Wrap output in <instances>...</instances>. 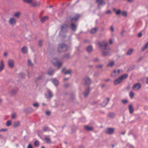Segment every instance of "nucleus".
I'll return each mask as SVG.
<instances>
[{"label": "nucleus", "instance_id": "obj_1", "mask_svg": "<svg viewBox=\"0 0 148 148\" xmlns=\"http://www.w3.org/2000/svg\"><path fill=\"white\" fill-rule=\"evenodd\" d=\"M67 46L64 43L60 44L58 47V52L60 53L65 51L67 50Z\"/></svg>", "mask_w": 148, "mask_h": 148}, {"label": "nucleus", "instance_id": "obj_2", "mask_svg": "<svg viewBox=\"0 0 148 148\" xmlns=\"http://www.w3.org/2000/svg\"><path fill=\"white\" fill-rule=\"evenodd\" d=\"M51 62L54 66H58V69H59L62 64V62H59L57 58H53Z\"/></svg>", "mask_w": 148, "mask_h": 148}, {"label": "nucleus", "instance_id": "obj_3", "mask_svg": "<svg viewBox=\"0 0 148 148\" xmlns=\"http://www.w3.org/2000/svg\"><path fill=\"white\" fill-rule=\"evenodd\" d=\"M98 45L100 46V47L104 48L102 49H106L107 50H110V47L108 46V43L105 41H103L101 42H99L98 43Z\"/></svg>", "mask_w": 148, "mask_h": 148}, {"label": "nucleus", "instance_id": "obj_4", "mask_svg": "<svg viewBox=\"0 0 148 148\" xmlns=\"http://www.w3.org/2000/svg\"><path fill=\"white\" fill-rule=\"evenodd\" d=\"M82 84L84 85L88 86L91 83L90 78L88 76L84 77L82 80Z\"/></svg>", "mask_w": 148, "mask_h": 148}, {"label": "nucleus", "instance_id": "obj_5", "mask_svg": "<svg viewBox=\"0 0 148 148\" xmlns=\"http://www.w3.org/2000/svg\"><path fill=\"white\" fill-rule=\"evenodd\" d=\"M61 30L60 33H66L68 31V27L67 25L64 24L61 26Z\"/></svg>", "mask_w": 148, "mask_h": 148}, {"label": "nucleus", "instance_id": "obj_6", "mask_svg": "<svg viewBox=\"0 0 148 148\" xmlns=\"http://www.w3.org/2000/svg\"><path fill=\"white\" fill-rule=\"evenodd\" d=\"M114 130L115 129L114 128L108 127L105 130V132L106 134L111 135L113 133Z\"/></svg>", "mask_w": 148, "mask_h": 148}, {"label": "nucleus", "instance_id": "obj_7", "mask_svg": "<svg viewBox=\"0 0 148 148\" xmlns=\"http://www.w3.org/2000/svg\"><path fill=\"white\" fill-rule=\"evenodd\" d=\"M9 24L12 26H14L16 23V20L14 17L10 18L8 21Z\"/></svg>", "mask_w": 148, "mask_h": 148}, {"label": "nucleus", "instance_id": "obj_8", "mask_svg": "<svg viewBox=\"0 0 148 148\" xmlns=\"http://www.w3.org/2000/svg\"><path fill=\"white\" fill-rule=\"evenodd\" d=\"M141 84L139 83H137L134 84L132 87V89L134 90L137 91L140 89L141 87Z\"/></svg>", "mask_w": 148, "mask_h": 148}, {"label": "nucleus", "instance_id": "obj_9", "mask_svg": "<svg viewBox=\"0 0 148 148\" xmlns=\"http://www.w3.org/2000/svg\"><path fill=\"white\" fill-rule=\"evenodd\" d=\"M8 67L11 69L13 68L14 66V61L13 60L9 59L8 61Z\"/></svg>", "mask_w": 148, "mask_h": 148}, {"label": "nucleus", "instance_id": "obj_10", "mask_svg": "<svg viewBox=\"0 0 148 148\" xmlns=\"http://www.w3.org/2000/svg\"><path fill=\"white\" fill-rule=\"evenodd\" d=\"M110 99L107 97L106 98L105 100L104 101H103L100 104V105H101L102 107H105L108 103L110 100Z\"/></svg>", "mask_w": 148, "mask_h": 148}, {"label": "nucleus", "instance_id": "obj_11", "mask_svg": "<svg viewBox=\"0 0 148 148\" xmlns=\"http://www.w3.org/2000/svg\"><path fill=\"white\" fill-rule=\"evenodd\" d=\"M122 70L119 69L117 71L114 70L113 71V72L112 74V77H114L117 76L119 75V74L121 72Z\"/></svg>", "mask_w": 148, "mask_h": 148}, {"label": "nucleus", "instance_id": "obj_12", "mask_svg": "<svg viewBox=\"0 0 148 148\" xmlns=\"http://www.w3.org/2000/svg\"><path fill=\"white\" fill-rule=\"evenodd\" d=\"M97 2L98 4V8H100V6L105 4L104 0H97Z\"/></svg>", "mask_w": 148, "mask_h": 148}, {"label": "nucleus", "instance_id": "obj_13", "mask_svg": "<svg viewBox=\"0 0 148 148\" xmlns=\"http://www.w3.org/2000/svg\"><path fill=\"white\" fill-rule=\"evenodd\" d=\"M106 49H103L102 50V55L104 56H108L109 55L110 52L109 51V50H108V51H106Z\"/></svg>", "mask_w": 148, "mask_h": 148}, {"label": "nucleus", "instance_id": "obj_14", "mask_svg": "<svg viewBox=\"0 0 148 148\" xmlns=\"http://www.w3.org/2000/svg\"><path fill=\"white\" fill-rule=\"evenodd\" d=\"M90 91V89L89 87H88L85 90V91L83 93L84 96L85 97H87Z\"/></svg>", "mask_w": 148, "mask_h": 148}, {"label": "nucleus", "instance_id": "obj_15", "mask_svg": "<svg viewBox=\"0 0 148 148\" xmlns=\"http://www.w3.org/2000/svg\"><path fill=\"white\" fill-rule=\"evenodd\" d=\"M128 109L129 111V112L130 114H132L134 111V109L133 106L132 104H130L128 106Z\"/></svg>", "mask_w": 148, "mask_h": 148}, {"label": "nucleus", "instance_id": "obj_16", "mask_svg": "<svg viewBox=\"0 0 148 148\" xmlns=\"http://www.w3.org/2000/svg\"><path fill=\"white\" fill-rule=\"evenodd\" d=\"M121 78L119 77L118 79L115 80L114 82V83L115 85H117L122 82Z\"/></svg>", "mask_w": 148, "mask_h": 148}, {"label": "nucleus", "instance_id": "obj_17", "mask_svg": "<svg viewBox=\"0 0 148 148\" xmlns=\"http://www.w3.org/2000/svg\"><path fill=\"white\" fill-rule=\"evenodd\" d=\"M54 72V70L53 69L50 68L48 69L47 74L49 75H52Z\"/></svg>", "mask_w": 148, "mask_h": 148}, {"label": "nucleus", "instance_id": "obj_18", "mask_svg": "<svg viewBox=\"0 0 148 148\" xmlns=\"http://www.w3.org/2000/svg\"><path fill=\"white\" fill-rule=\"evenodd\" d=\"M70 26L72 30L74 31H76L77 28V26L76 25L72 23L71 25Z\"/></svg>", "mask_w": 148, "mask_h": 148}, {"label": "nucleus", "instance_id": "obj_19", "mask_svg": "<svg viewBox=\"0 0 148 148\" xmlns=\"http://www.w3.org/2000/svg\"><path fill=\"white\" fill-rule=\"evenodd\" d=\"M79 16L78 15L76 16L75 17H72V16L70 17V20L71 22H73L74 21H76L78 19Z\"/></svg>", "mask_w": 148, "mask_h": 148}, {"label": "nucleus", "instance_id": "obj_20", "mask_svg": "<svg viewBox=\"0 0 148 148\" xmlns=\"http://www.w3.org/2000/svg\"><path fill=\"white\" fill-rule=\"evenodd\" d=\"M40 2H34L32 1V3L31 5L34 7L39 6L40 5Z\"/></svg>", "mask_w": 148, "mask_h": 148}, {"label": "nucleus", "instance_id": "obj_21", "mask_svg": "<svg viewBox=\"0 0 148 148\" xmlns=\"http://www.w3.org/2000/svg\"><path fill=\"white\" fill-rule=\"evenodd\" d=\"M4 64L3 60H1L0 64V72L4 68Z\"/></svg>", "mask_w": 148, "mask_h": 148}, {"label": "nucleus", "instance_id": "obj_22", "mask_svg": "<svg viewBox=\"0 0 148 148\" xmlns=\"http://www.w3.org/2000/svg\"><path fill=\"white\" fill-rule=\"evenodd\" d=\"M93 50L92 47L91 45L88 46L86 49L88 53L91 52Z\"/></svg>", "mask_w": 148, "mask_h": 148}, {"label": "nucleus", "instance_id": "obj_23", "mask_svg": "<svg viewBox=\"0 0 148 148\" xmlns=\"http://www.w3.org/2000/svg\"><path fill=\"white\" fill-rule=\"evenodd\" d=\"M20 122L19 121L14 122L13 125V127L16 128L18 127L20 125Z\"/></svg>", "mask_w": 148, "mask_h": 148}, {"label": "nucleus", "instance_id": "obj_24", "mask_svg": "<svg viewBox=\"0 0 148 148\" xmlns=\"http://www.w3.org/2000/svg\"><path fill=\"white\" fill-rule=\"evenodd\" d=\"M21 51L24 54H26L27 52V47H23L22 48Z\"/></svg>", "mask_w": 148, "mask_h": 148}, {"label": "nucleus", "instance_id": "obj_25", "mask_svg": "<svg viewBox=\"0 0 148 148\" xmlns=\"http://www.w3.org/2000/svg\"><path fill=\"white\" fill-rule=\"evenodd\" d=\"M84 128L86 130L88 131H92L93 129V128L92 127L88 125L85 126Z\"/></svg>", "mask_w": 148, "mask_h": 148}, {"label": "nucleus", "instance_id": "obj_26", "mask_svg": "<svg viewBox=\"0 0 148 148\" xmlns=\"http://www.w3.org/2000/svg\"><path fill=\"white\" fill-rule=\"evenodd\" d=\"M45 141L47 143H51V140L48 136H46L44 138Z\"/></svg>", "mask_w": 148, "mask_h": 148}, {"label": "nucleus", "instance_id": "obj_27", "mask_svg": "<svg viewBox=\"0 0 148 148\" xmlns=\"http://www.w3.org/2000/svg\"><path fill=\"white\" fill-rule=\"evenodd\" d=\"M115 114L113 112L109 113L108 115V117L110 118H113L115 116Z\"/></svg>", "mask_w": 148, "mask_h": 148}, {"label": "nucleus", "instance_id": "obj_28", "mask_svg": "<svg viewBox=\"0 0 148 148\" xmlns=\"http://www.w3.org/2000/svg\"><path fill=\"white\" fill-rule=\"evenodd\" d=\"M21 12H16L14 13V16L17 18H18L21 15Z\"/></svg>", "mask_w": 148, "mask_h": 148}, {"label": "nucleus", "instance_id": "obj_29", "mask_svg": "<svg viewBox=\"0 0 148 148\" xmlns=\"http://www.w3.org/2000/svg\"><path fill=\"white\" fill-rule=\"evenodd\" d=\"M47 92L49 95V98H51L53 96V94L50 90L48 89Z\"/></svg>", "mask_w": 148, "mask_h": 148}, {"label": "nucleus", "instance_id": "obj_30", "mask_svg": "<svg viewBox=\"0 0 148 148\" xmlns=\"http://www.w3.org/2000/svg\"><path fill=\"white\" fill-rule=\"evenodd\" d=\"M128 75L127 74H124L123 75L121 76H120V77L121 78V80L122 81V80L123 79H126L127 77H128Z\"/></svg>", "mask_w": 148, "mask_h": 148}, {"label": "nucleus", "instance_id": "obj_31", "mask_svg": "<svg viewBox=\"0 0 148 148\" xmlns=\"http://www.w3.org/2000/svg\"><path fill=\"white\" fill-rule=\"evenodd\" d=\"M97 28L95 27L92 28L90 31V33L92 34H95L97 31Z\"/></svg>", "mask_w": 148, "mask_h": 148}, {"label": "nucleus", "instance_id": "obj_32", "mask_svg": "<svg viewBox=\"0 0 148 148\" xmlns=\"http://www.w3.org/2000/svg\"><path fill=\"white\" fill-rule=\"evenodd\" d=\"M114 64V61H112L107 64L108 66L112 67Z\"/></svg>", "mask_w": 148, "mask_h": 148}, {"label": "nucleus", "instance_id": "obj_33", "mask_svg": "<svg viewBox=\"0 0 148 148\" xmlns=\"http://www.w3.org/2000/svg\"><path fill=\"white\" fill-rule=\"evenodd\" d=\"M134 93L132 91H130L129 93V96L130 98L132 99L134 97Z\"/></svg>", "mask_w": 148, "mask_h": 148}, {"label": "nucleus", "instance_id": "obj_34", "mask_svg": "<svg viewBox=\"0 0 148 148\" xmlns=\"http://www.w3.org/2000/svg\"><path fill=\"white\" fill-rule=\"evenodd\" d=\"M52 82L55 86H57L58 84V81L56 79H53V80Z\"/></svg>", "mask_w": 148, "mask_h": 148}, {"label": "nucleus", "instance_id": "obj_35", "mask_svg": "<svg viewBox=\"0 0 148 148\" xmlns=\"http://www.w3.org/2000/svg\"><path fill=\"white\" fill-rule=\"evenodd\" d=\"M133 49H130L127 52V54L128 55H130L132 53Z\"/></svg>", "mask_w": 148, "mask_h": 148}, {"label": "nucleus", "instance_id": "obj_36", "mask_svg": "<svg viewBox=\"0 0 148 148\" xmlns=\"http://www.w3.org/2000/svg\"><path fill=\"white\" fill-rule=\"evenodd\" d=\"M48 17L47 16H45L43 17L41 19V21L42 22H44L45 21H46L48 19Z\"/></svg>", "mask_w": 148, "mask_h": 148}, {"label": "nucleus", "instance_id": "obj_37", "mask_svg": "<svg viewBox=\"0 0 148 148\" xmlns=\"http://www.w3.org/2000/svg\"><path fill=\"white\" fill-rule=\"evenodd\" d=\"M16 92V91L14 90H13L11 91H10L9 92L10 94L11 95H14V94H15Z\"/></svg>", "mask_w": 148, "mask_h": 148}, {"label": "nucleus", "instance_id": "obj_38", "mask_svg": "<svg viewBox=\"0 0 148 148\" xmlns=\"http://www.w3.org/2000/svg\"><path fill=\"white\" fill-rule=\"evenodd\" d=\"M34 145L36 147H38L39 145V141L38 140L36 141L34 143Z\"/></svg>", "mask_w": 148, "mask_h": 148}, {"label": "nucleus", "instance_id": "obj_39", "mask_svg": "<svg viewBox=\"0 0 148 148\" xmlns=\"http://www.w3.org/2000/svg\"><path fill=\"white\" fill-rule=\"evenodd\" d=\"M12 124V121L11 120H9L7 121L6 123V125L7 126L9 127Z\"/></svg>", "mask_w": 148, "mask_h": 148}, {"label": "nucleus", "instance_id": "obj_40", "mask_svg": "<svg viewBox=\"0 0 148 148\" xmlns=\"http://www.w3.org/2000/svg\"><path fill=\"white\" fill-rule=\"evenodd\" d=\"M16 116V113H13L11 115V118L12 119H14Z\"/></svg>", "mask_w": 148, "mask_h": 148}, {"label": "nucleus", "instance_id": "obj_41", "mask_svg": "<svg viewBox=\"0 0 148 148\" xmlns=\"http://www.w3.org/2000/svg\"><path fill=\"white\" fill-rule=\"evenodd\" d=\"M28 65L30 66H32L33 64L31 62V61L29 59L28 60Z\"/></svg>", "mask_w": 148, "mask_h": 148}, {"label": "nucleus", "instance_id": "obj_42", "mask_svg": "<svg viewBox=\"0 0 148 148\" xmlns=\"http://www.w3.org/2000/svg\"><path fill=\"white\" fill-rule=\"evenodd\" d=\"M121 11L120 9L116 11L115 13L117 15H119L121 13Z\"/></svg>", "mask_w": 148, "mask_h": 148}, {"label": "nucleus", "instance_id": "obj_43", "mask_svg": "<svg viewBox=\"0 0 148 148\" xmlns=\"http://www.w3.org/2000/svg\"><path fill=\"white\" fill-rule=\"evenodd\" d=\"M121 102L123 104H125L128 102V101L127 99H123L121 100Z\"/></svg>", "mask_w": 148, "mask_h": 148}, {"label": "nucleus", "instance_id": "obj_44", "mask_svg": "<svg viewBox=\"0 0 148 148\" xmlns=\"http://www.w3.org/2000/svg\"><path fill=\"white\" fill-rule=\"evenodd\" d=\"M24 1L29 3L32 4L33 0H23Z\"/></svg>", "mask_w": 148, "mask_h": 148}, {"label": "nucleus", "instance_id": "obj_45", "mask_svg": "<svg viewBox=\"0 0 148 148\" xmlns=\"http://www.w3.org/2000/svg\"><path fill=\"white\" fill-rule=\"evenodd\" d=\"M71 70H68V71H66L65 72H64V75H67V74H71Z\"/></svg>", "mask_w": 148, "mask_h": 148}, {"label": "nucleus", "instance_id": "obj_46", "mask_svg": "<svg viewBox=\"0 0 148 148\" xmlns=\"http://www.w3.org/2000/svg\"><path fill=\"white\" fill-rule=\"evenodd\" d=\"M64 57L66 58L67 59L69 58L70 57V54L69 53H67L66 54L64 55Z\"/></svg>", "mask_w": 148, "mask_h": 148}, {"label": "nucleus", "instance_id": "obj_47", "mask_svg": "<svg viewBox=\"0 0 148 148\" xmlns=\"http://www.w3.org/2000/svg\"><path fill=\"white\" fill-rule=\"evenodd\" d=\"M49 127H43V130L44 132H46L48 131Z\"/></svg>", "mask_w": 148, "mask_h": 148}, {"label": "nucleus", "instance_id": "obj_48", "mask_svg": "<svg viewBox=\"0 0 148 148\" xmlns=\"http://www.w3.org/2000/svg\"><path fill=\"white\" fill-rule=\"evenodd\" d=\"M43 44L42 41L41 40H40L38 42V45L40 47H42Z\"/></svg>", "mask_w": 148, "mask_h": 148}, {"label": "nucleus", "instance_id": "obj_49", "mask_svg": "<svg viewBox=\"0 0 148 148\" xmlns=\"http://www.w3.org/2000/svg\"><path fill=\"white\" fill-rule=\"evenodd\" d=\"M105 13L106 14H107L109 15L111 14L112 13V12H111V11L110 10H109L106 11L105 12Z\"/></svg>", "mask_w": 148, "mask_h": 148}, {"label": "nucleus", "instance_id": "obj_50", "mask_svg": "<svg viewBox=\"0 0 148 148\" xmlns=\"http://www.w3.org/2000/svg\"><path fill=\"white\" fill-rule=\"evenodd\" d=\"M102 66L103 65L102 64H100L97 65L96 66V67L98 69H101L102 67Z\"/></svg>", "mask_w": 148, "mask_h": 148}, {"label": "nucleus", "instance_id": "obj_51", "mask_svg": "<svg viewBox=\"0 0 148 148\" xmlns=\"http://www.w3.org/2000/svg\"><path fill=\"white\" fill-rule=\"evenodd\" d=\"M33 105L34 107H38L39 106V105L38 103H35L33 104Z\"/></svg>", "mask_w": 148, "mask_h": 148}, {"label": "nucleus", "instance_id": "obj_52", "mask_svg": "<svg viewBox=\"0 0 148 148\" xmlns=\"http://www.w3.org/2000/svg\"><path fill=\"white\" fill-rule=\"evenodd\" d=\"M122 15H123V16H126L127 15V12H126L125 11H123L122 12Z\"/></svg>", "mask_w": 148, "mask_h": 148}, {"label": "nucleus", "instance_id": "obj_53", "mask_svg": "<svg viewBox=\"0 0 148 148\" xmlns=\"http://www.w3.org/2000/svg\"><path fill=\"white\" fill-rule=\"evenodd\" d=\"M22 77V78L24 77L25 75V74L23 73H21L19 74Z\"/></svg>", "mask_w": 148, "mask_h": 148}, {"label": "nucleus", "instance_id": "obj_54", "mask_svg": "<svg viewBox=\"0 0 148 148\" xmlns=\"http://www.w3.org/2000/svg\"><path fill=\"white\" fill-rule=\"evenodd\" d=\"M42 77V75L39 76L36 79L37 80H39L41 79Z\"/></svg>", "mask_w": 148, "mask_h": 148}, {"label": "nucleus", "instance_id": "obj_55", "mask_svg": "<svg viewBox=\"0 0 148 148\" xmlns=\"http://www.w3.org/2000/svg\"><path fill=\"white\" fill-rule=\"evenodd\" d=\"M27 148H33V147L31 144H29L28 145Z\"/></svg>", "mask_w": 148, "mask_h": 148}, {"label": "nucleus", "instance_id": "obj_56", "mask_svg": "<svg viewBox=\"0 0 148 148\" xmlns=\"http://www.w3.org/2000/svg\"><path fill=\"white\" fill-rule=\"evenodd\" d=\"M7 130H8L7 129H1V132H6Z\"/></svg>", "mask_w": 148, "mask_h": 148}, {"label": "nucleus", "instance_id": "obj_57", "mask_svg": "<svg viewBox=\"0 0 148 148\" xmlns=\"http://www.w3.org/2000/svg\"><path fill=\"white\" fill-rule=\"evenodd\" d=\"M142 33L141 32H140L138 34V36L139 37H140L142 36Z\"/></svg>", "mask_w": 148, "mask_h": 148}, {"label": "nucleus", "instance_id": "obj_58", "mask_svg": "<svg viewBox=\"0 0 148 148\" xmlns=\"http://www.w3.org/2000/svg\"><path fill=\"white\" fill-rule=\"evenodd\" d=\"M50 114V112L49 111H47L46 112V114L47 115H49Z\"/></svg>", "mask_w": 148, "mask_h": 148}, {"label": "nucleus", "instance_id": "obj_59", "mask_svg": "<svg viewBox=\"0 0 148 148\" xmlns=\"http://www.w3.org/2000/svg\"><path fill=\"white\" fill-rule=\"evenodd\" d=\"M66 70V68L65 67H64L61 70V72H63L64 71H65Z\"/></svg>", "mask_w": 148, "mask_h": 148}, {"label": "nucleus", "instance_id": "obj_60", "mask_svg": "<svg viewBox=\"0 0 148 148\" xmlns=\"http://www.w3.org/2000/svg\"><path fill=\"white\" fill-rule=\"evenodd\" d=\"M144 47H145V48H146V49L148 47V42L145 44V45Z\"/></svg>", "mask_w": 148, "mask_h": 148}, {"label": "nucleus", "instance_id": "obj_61", "mask_svg": "<svg viewBox=\"0 0 148 148\" xmlns=\"http://www.w3.org/2000/svg\"><path fill=\"white\" fill-rule=\"evenodd\" d=\"M69 86V85L68 84H65L64 85V87L66 88H67Z\"/></svg>", "mask_w": 148, "mask_h": 148}, {"label": "nucleus", "instance_id": "obj_62", "mask_svg": "<svg viewBox=\"0 0 148 148\" xmlns=\"http://www.w3.org/2000/svg\"><path fill=\"white\" fill-rule=\"evenodd\" d=\"M105 86V85L104 84H101V86L102 88H103V87H104Z\"/></svg>", "mask_w": 148, "mask_h": 148}, {"label": "nucleus", "instance_id": "obj_63", "mask_svg": "<svg viewBox=\"0 0 148 148\" xmlns=\"http://www.w3.org/2000/svg\"><path fill=\"white\" fill-rule=\"evenodd\" d=\"M125 131H124V132H121L120 133V134L124 135L125 134Z\"/></svg>", "mask_w": 148, "mask_h": 148}, {"label": "nucleus", "instance_id": "obj_64", "mask_svg": "<svg viewBox=\"0 0 148 148\" xmlns=\"http://www.w3.org/2000/svg\"><path fill=\"white\" fill-rule=\"evenodd\" d=\"M146 83L148 84V77H147L146 79Z\"/></svg>", "mask_w": 148, "mask_h": 148}]
</instances>
